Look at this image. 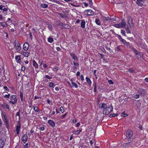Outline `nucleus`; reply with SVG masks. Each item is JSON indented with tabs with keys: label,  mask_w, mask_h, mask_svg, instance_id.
Listing matches in <instances>:
<instances>
[{
	"label": "nucleus",
	"mask_w": 148,
	"mask_h": 148,
	"mask_svg": "<svg viewBox=\"0 0 148 148\" xmlns=\"http://www.w3.org/2000/svg\"><path fill=\"white\" fill-rule=\"evenodd\" d=\"M10 100L9 101L13 104H14L17 102V99L16 98V96L15 95H13L10 97Z\"/></svg>",
	"instance_id": "f257e3e1"
},
{
	"label": "nucleus",
	"mask_w": 148,
	"mask_h": 148,
	"mask_svg": "<svg viewBox=\"0 0 148 148\" xmlns=\"http://www.w3.org/2000/svg\"><path fill=\"white\" fill-rule=\"evenodd\" d=\"M113 110V108L112 107H107L103 110V113L104 114L106 115L109 114Z\"/></svg>",
	"instance_id": "f03ea898"
},
{
	"label": "nucleus",
	"mask_w": 148,
	"mask_h": 148,
	"mask_svg": "<svg viewBox=\"0 0 148 148\" xmlns=\"http://www.w3.org/2000/svg\"><path fill=\"white\" fill-rule=\"evenodd\" d=\"M14 44L15 48L18 51H20L21 49L20 45L18 41L17 40H15L14 41Z\"/></svg>",
	"instance_id": "7ed1b4c3"
},
{
	"label": "nucleus",
	"mask_w": 148,
	"mask_h": 148,
	"mask_svg": "<svg viewBox=\"0 0 148 148\" xmlns=\"http://www.w3.org/2000/svg\"><path fill=\"white\" fill-rule=\"evenodd\" d=\"M85 15L89 16L93 15L94 14V12L91 10H88L85 11L84 12Z\"/></svg>",
	"instance_id": "20e7f679"
},
{
	"label": "nucleus",
	"mask_w": 148,
	"mask_h": 148,
	"mask_svg": "<svg viewBox=\"0 0 148 148\" xmlns=\"http://www.w3.org/2000/svg\"><path fill=\"white\" fill-rule=\"evenodd\" d=\"M126 136L129 139H130L131 137L133 135V132L131 130H127L126 132Z\"/></svg>",
	"instance_id": "39448f33"
},
{
	"label": "nucleus",
	"mask_w": 148,
	"mask_h": 148,
	"mask_svg": "<svg viewBox=\"0 0 148 148\" xmlns=\"http://www.w3.org/2000/svg\"><path fill=\"white\" fill-rule=\"evenodd\" d=\"M139 94L141 96H144L145 93V90L142 88H139L138 90Z\"/></svg>",
	"instance_id": "423d86ee"
},
{
	"label": "nucleus",
	"mask_w": 148,
	"mask_h": 148,
	"mask_svg": "<svg viewBox=\"0 0 148 148\" xmlns=\"http://www.w3.org/2000/svg\"><path fill=\"white\" fill-rule=\"evenodd\" d=\"M145 1V0H137L136 3L138 6L142 7L143 5V3Z\"/></svg>",
	"instance_id": "0eeeda50"
},
{
	"label": "nucleus",
	"mask_w": 148,
	"mask_h": 148,
	"mask_svg": "<svg viewBox=\"0 0 148 148\" xmlns=\"http://www.w3.org/2000/svg\"><path fill=\"white\" fill-rule=\"evenodd\" d=\"M29 47V44L27 42H25L23 46V48L25 51L27 50Z\"/></svg>",
	"instance_id": "6e6552de"
},
{
	"label": "nucleus",
	"mask_w": 148,
	"mask_h": 148,
	"mask_svg": "<svg viewBox=\"0 0 148 148\" xmlns=\"http://www.w3.org/2000/svg\"><path fill=\"white\" fill-rule=\"evenodd\" d=\"M21 128V125L20 124H19L18 125L16 126V134L18 135L19 133Z\"/></svg>",
	"instance_id": "1a4fd4ad"
},
{
	"label": "nucleus",
	"mask_w": 148,
	"mask_h": 148,
	"mask_svg": "<svg viewBox=\"0 0 148 148\" xmlns=\"http://www.w3.org/2000/svg\"><path fill=\"white\" fill-rule=\"evenodd\" d=\"M71 56L72 57L73 59L75 61H77L78 59L77 57L75 56V54L73 53H71L70 54Z\"/></svg>",
	"instance_id": "9d476101"
},
{
	"label": "nucleus",
	"mask_w": 148,
	"mask_h": 148,
	"mask_svg": "<svg viewBox=\"0 0 148 148\" xmlns=\"http://www.w3.org/2000/svg\"><path fill=\"white\" fill-rule=\"evenodd\" d=\"M119 24L121 25L120 26L121 28L124 27L126 25V23L125 19H122L121 23H119Z\"/></svg>",
	"instance_id": "9b49d317"
},
{
	"label": "nucleus",
	"mask_w": 148,
	"mask_h": 148,
	"mask_svg": "<svg viewBox=\"0 0 148 148\" xmlns=\"http://www.w3.org/2000/svg\"><path fill=\"white\" fill-rule=\"evenodd\" d=\"M99 107L100 108H103L104 110V109H105L107 107V106L105 103H101L99 105Z\"/></svg>",
	"instance_id": "f8f14e48"
},
{
	"label": "nucleus",
	"mask_w": 148,
	"mask_h": 148,
	"mask_svg": "<svg viewBox=\"0 0 148 148\" xmlns=\"http://www.w3.org/2000/svg\"><path fill=\"white\" fill-rule=\"evenodd\" d=\"M27 134H24L22 138V140L24 142V143H25V142L27 141Z\"/></svg>",
	"instance_id": "ddd939ff"
},
{
	"label": "nucleus",
	"mask_w": 148,
	"mask_h": 148,
	"mask_svg": "<svg viewBox=\"0 0 148 148\" xmlns=\"http://www.w3.org/2000/svg\"><path fill=\"white\" fill-rule=\"evenodd\" d=\"M48 123H49L52 127H54L55 126V123L51 120H49L48 121Z\"/></svg>",
	"instance_id": "4468645a"
},
{
	"label": "nucleus",
	"mask_w": 148,
	"mask_h": 148,
	"mask_svg": "<svg viewBox=\"0 0 148 148\" xmlns=\"http://www.w3.org/2000/svg\"><path fill=\"white\" fill-rule=\"evenodd\" d=\"M128 23L131 26H133L134 25V24L133 23L132 20V18L130 17L128 18Z\"/></svg>",
	"instance_id": "2eb2a0df"
},
{
	"label": "nucleus",
	"mask_w": 148,
	"mask_h": 148,
	"mask_svg": "<svg viewBox=\"0 0 148 148\" xmlns=\"http://www.w3.org/2000/svg\"><path fill=\"white\" fill-rule=\"evenodd\" d=\"M15 59L16 62L18 63H20L21 62V59L20 56H15Z\"/></svg>",
	"instance_id": "dca6fc26"
},
{
	"label": "nucleus",
	"mask_w": 148,
	"mask_h": 148,
	"mask_svg": "<svg viewBox=\"0 0 148 148\" xmlns=\"http://www.w3.org/2000/svg\"><path fill=\"white\" fill-rule=\"evenodd\" d=\"M121 42L123 43V44L125 45L126 46H129L130 44L129 42H127L125 40L123 39L122 40Z\"/></svg>",
	"instance_id": "f3484780"
},
{
	"label": "nucleus",
	"mask_w": 148,
	"mask_h": 148,
	"mask_svg": "<svg viewBox=\"0 0 148 148\" xmlns=\"http://www.w3.org/2000/svg\"><path fill=\"white\" fill-rule=\"evenodd\" d=\"M85 22L84 20H82V21L81 23V26L82 28H85Z\"/></svg>",
	"instance_id": "a211bd4d"
},
{
	"label": "nucleus",
	"mask_w": 148,
	"mask_h": 148,
	"mask_svg": "<svg viewBox=\"0 0 148 148\" xmlns=\"http://www.w3.org/2000/svg\"><path fill=\"white\" fill-rule=\"evenodd\" d=\"M21 53L24 56L27 57L29 55V53L28 52H25L23 51H21Z\"/></svg>",
	"instance_id": "6ab92c4d"
},
{
	"label": "nucleus",
	"mask_w": 148,
	"mask_h": 148,
	"mask_svg": "<svg viewBox=\"0 0 148 148\" xmlns=\"http://www.w3.org/2000/svg\"><path fill=\"white\" fill-rule=\"evenodd\" d=\"M4 121L5 123V124L7 128L8 129V128L9 127V122L8 119H7V120H4Z\"/></svg>",
	"instance_id": "aec40b11"
},
{
	"label": "nucleus",
	"mask_w": 148,
	"mask_h": 148,
	"mask_svg": "<svg viewBox=\"0 0 148 148\" xmlns=\"http://www.w3.org/2000/svg\"><path fill=\"white\" fill-rule=\"evenodd\" d=\"M33 66L36 68H37L38 67V65L36 63L34 60H33Z\"/></svg>",
	"instance_id": "412c9836"
},
{
	"label": "nucleus",
	"mask_w": 148,
	"mask_h": 148,
	"mask_svg": "<svg viewBox=\"0 0 148 148\" xmlns=\"http://www.w3.org/2000/svg\"><path fill=\"white\" fill-rule=\"evenodd\" d=\"M86 80L87 82L88 83L89 85L90 86L92 82L90 79L88 77H86Z\"/></svg>",
	"instance_id": "4be33fe9"
},
{
	"label": "nucleus",
	"mask_w": 148,
	"mask_h": 148,
	"mask_svg": "<svg viewBox=\"0 0 148 148\" xmlns=\"http://www.w3.org/2000/svg\"><path fill=\"white\" fill-rule=\"evenodd\" d=\"M40 6L41 7L44 8H47L48 7L47 5L45 3L41 4L40 5Z\"/></svg>",
	"instance_id": "5701e85b"
},
{
	"label": "nucleus",
	"mask_w": 148,
	"mask_h": 148,
	"mask_svg": "<svg viewBox=\"0 0 148 148\" xmlns=\"http://www.w3.org/2000/svg\"><path fill=\"white\" fill-rule=\"evenodd\" d=\"M82 131V130H77L75 131H74L73 132V133L74 134H75L77 135H78L79 134V133L81 132Z\"/></svg>",
	"instance_id": "b1692460"
},
{
	"label": "nucleus",
	"mask_w": 148,
	"mask_h": 148,
	"mask_svg": "<svg viewBox=\"0 0 148 148\" xmlns=\"http://www.w3.org/2000/svg\"><path fill=\"white\" fill-rule=\"evenodd\" d=\"M63 26L64 28L67 29H69L71 27L69 25L66 24H64L63 25Z\"/></svg>",
	"instance_id": "393cba45"
},
{
	"label": "nucleus",
	"mask_w": 148,
	"mask_h": 148,
	"mask_svg": "<svg viewBox=\"0 0 148 148\" xmlns=\"http://www.w3.org/2000/svg\"><path fill=\"white\" fill-rule=\"evenodd\" d=\"M95 22L98 25H101L99 19H98V18L96 19L95 20Z\"/></svg>",
	"instance_id": "a878e982"
},
{
	"label": "nucleus",
	"mask_w": 148,
	"mask_h": 148,
	"mask_svg": "<svg viewBox=\"0 0 148 148\" xmlns=\"http://www.w3.org/2000/svg\"><path fill=\"white\" fill-rule=\"evenodd\" d=\"M130 145V143L128 142L126 143H125L123 144V148H126V147H125V146H128Z\"/></svg>",
	"instance_id": "bb28decb"
},
{
	"label": "nucleus",
	"mask_w": 148,
	"mask_h": 148,
	"mask_svg": "<svg viewBox=\"0 0 148 148\" xmlns=\"http://www.w3.org/2000/svg\"><path fill=\"white\" fill-rule=\"evenodd\" d=\"M71 84L73 85L72 87H75V88H77L78 87V86L76 83L72 82Z\"/></svg>",
	"instance_id": "cd10ccee"
},
{
	"label": "nucleus",
	"mask_w": 148,
	"mask_h": 148,
	"mask_svg": "<svg viewBox=\"0 0 148 148\" xmlns=\"http://www.w3.org/2000/svg\"><path fill=\"white\" fill-rule=\"evenodd\" d=\"M0 145H3L4 146V141L1 139H0Z\"/></svg>",
	"instance_id": "c85d7f7f"
},
{
	"label": "nucleus",
	"mask_w": 148,
	"mask_h": 148,
	"mask_svg": "<svg viewBox=\"0 0 148 148\" xmlns=\"http://www.w3.org/2000/svg\"><path fill=\"white\" fill-rule=\"evenodd\" d=\"M132 49H133V50L134 51L135 53H136V55H137L139 53L138 51L136 50L133 47H132Z\"/></svg>",
	"instance_id": "c756f323"
},
{
	"label": "nucleus",
	"mask_w": 148,
	"mask_h": 148,
	"mask_svg": "<svg viewBox=\"0 0 148 148\" xmlns=\"http://www.w3.org/2000/svg\"><path fill=\"white\" fill-rule=\"evenodd\" d=\"M48 41L50 42H52L53 41V39L52 38H49L48 39Z\"/></svg>",
	"instance_id": "7c9ffc66"
},
{
	"label": "nucleus",
	"mask_w": 148,
	"mask_h": 148,
	"mask_svg": "<svg viewBox=\"0 0 148 148\" xmlns=\"http://www.w3.org/2000/svg\"><path fill=\"white\" fill-rule=\"evenodd\" d=\"M134 97L135 99H138L140 97L139 95L136 94L134 96Z\"/></svg>",
	"instance_id": "2f4dec72"
},
{
	"label": "nucleus",
	"mask_w": 148,
	"mask_h": 148,
	"mask_svg": "<svg viewBox=\"0 0 148 148\" xmlns=\"http://www.w3.org/2000/svg\"><path fill=\"white\" fill-rule=\"evenodd\" d=\"M1 25L3 27H5L7 25V24L5 22L1 23Z\"/></svg>",
	"instance_id": "473e14b6"
},
{
	"label": "nucleus",
	"mask_w": 148,
	"mask_h": 148,
	"mask_svg": "<svg viewBox=\"0 0 148 148\" xmlns=\"http://www.w3.org/2000/svg\"><path fill=\"white\" fill-rule=\"evenodd\" d=\"M114 26L117 28H121L119 24H114Z\"/></svg>",
	"instance_id": "72a5a7b5"
},
{
	"label": "nucleus",
	"mask_w": 148,
	"mask_h": 148,
	"mask_svg": "<svg viewBox=\"0 0 148 148\" xmlns=\"http://www.w3.org/2000/svg\"><path fill=\"white\" fill-rule=\"evenodd\" d=\"M34 110L36 112H38L39 111V109L38 107H35L34 108Z\"/></svg>",
	"instance_id": "f704fd0d"
},
{
	"label": "nucleus",
	"mask_w": 148,
	"mask_h": 148,
	"mask_svg": "<svg viewBox=\"0 0 148 148\" xmlns=\"http://www.w3.org/2000/svg\"><path fill=\"white\" fill-rule=\"evenodd\" d=\"M121 33L124 36L125 35V31L124 30H121Z\"/></svg>",
	"instance_id": "c9c22d12"
},
{
	"label": "nucleus",
	"mask_w": 148,
	"mask_h": 148,
	"mask_svg": "<svg viewBox=\"0 0 148 148\" xmlns=\"http://www.w3.org/2000/svg\"><path fill=\"white\" fill-rule=\"evenodd\" d=\"M127 115V114L124 113V112H123L121 114V116L123 117H126Z\"/></svg>",
	"instance_id": "e433bc0d"
},
{
	"label": "nucleus",
	"mask_w": 148,
	"mask_h": 148,
	"mask_svg": "<svg viewBox=\"0 0 148 148\" xmlns=\"http://www.w3.org/2000/svg\"><path fill=\"white\" fill-rule=\"evenodd\" d=\"M103 20L105 21V22H106L107 23L108 22L107 18L106 17H103Z\"/></svg>",
	"instance_id": "4c0bfd02"
},
{
	"label": "nucleus",
	"mask_w": 148,
	"mask_h": 148,
	"mask_svg": "<svg viewBox=\"0 0 148 148\" xmlns=\"http://www.w3.org/2000/svg\"><path fill=\"white\" fill-rule=\"evenodd\" d=\"M94 91L95 92H97V89H96V84L95 83L94 84Z\"/></svg>",
	"instance_id": "58836bf2"
},
{
	"label": "nucleus",
	"mask_w": 148,
	"mask_h": 148,
	"mask_svg": "<svg viewBox=\"0 0 148 148\" xmlns=\"http://www.w3.org/2000/svg\"><path fill=\"white\" fill-rule=\"evenodd\" d=\"M52 26L51 24H49L48 25V28L50 30H51V28Z\"/></svg>",
	"instance_id": "ea45409f"
},
{
	"label": "nucleus",
	"mask_w": 148,
	"mask_h": 148,
	"mask_svg": "<svg viewBox=\"0 0 148 148\" xmlns=\"http://www.w3.org/2000/svg\"><path fill=\"white\" fill-rule=\"evenodd\" d=\"M117 36L119 38V39L121 41L122 40H123V39H122L121 37V36L120 35H119V34H117Z\"/></svg>",
	"instance_id": "a19ab883"
},
{
	"label": "nucleus",
	"mask_w": 148,
	"mask_h": 148,
	"mask_svg": "<svg viewBox=\"0 0 148 148\" xmlns=\"http://www.w3.org/2000/svg\"><path fill=\"white\" fill-rule=\"evenodd\" d=\"M54 85V84L52 82H50L49 84V87L50 88L52 87Z\"/></svg>",
	"instance_id": "79ce46f5"
},
{
	"label": "nucleus",
	"mask_w": 148,
	"mask_h": 148,
	"mask_svg": "<svg viewBox=\"0 0 148 148\" xmlns=\"http://www.w3.org/2000/svg\"><path fill=\"white\" fill-rule=\"evenodd\" d=\"M136 57L137 58H140L141 57V54L139 53L137 55H136Z\"/></svg>",
	"instance_id": "37998d69"
},
{
	"label": "nucleus",
	"mask_w": 148,
	"mask_h": 148,
	"mask_svg": "<svg viewBox=\"0 0 148 148\" xmlns=\"http://www.w3.org/2000/svg\"><path fill=\"white\" fill-rule=\"evenodd\" d=\"M20 96L21 99V100H23V93L21 92H20Z\"/></svg>",
	"instance_id": "c03bdc74"
},
{
	"label": "nucleus",
	"mask_w": 148,
	"mask_h": 148,
	"mask_svg": "<svg viewBox=\"0 0 148 148\" xmlns=\"http://www.w3.org/2000/svg\"><path fill=\"white\" fill-rule=\"evenodd\" d=\"M108 83L110 84H113V82H112V81L111 80H108Z\"/></svg>",
	"instance_id": "a18cd8bd"
},
{
	"label": "nucleus",
	"mask_w": 148,
	"mask_h": 148,
	"mask_svg": "<svg viewBox=\"0 0 148 148\" xmlns=\"http://www.w3.org/2000/svg\"><path fill=\"white\" fill-rule=\"evenodd\" d=\"M73 64H74V65H75V66H79V64L76 62H74Z\"/></svg>",
	"instance_id": "49530a36"
},
{
	"label": "nucleus",
	"mask_w": 148,
	"mask_h": 148,
	"mask_svg": "<svg viewBox=\"0 0 148 148\" xmlns=\"http://www.w3.org/2000/svg\"><path fill=\"white\" fill-rule=\"evenodd\" d=\"M10 94H8V95H5L4 96V97L5 98H9L10 97Z\"/></svg>",
	"instance_id": "de8ad7c7"
},
{
	"label": "nucleus",
	"mask_w": 148,
	"mask_h": 148,
	"mask_svg": "<svg viewBox=\"0 0 148 148\" xmlns=\"http://www.w3.org/2000/svg\"><path fill=\"white\" fill-rule=\"evenodd\" d=\"M60 110L62 113H63L64 112V109L63 107H61L60 108Z\"/></svg>",
	"instance_id": "09e8293b"
},
{
	"label": "nucleus",
	"mask_w": 148,
	"mask_h": 148,
	"mask_svg": "<svg viewBox=\"0 0 148 148\" xmlns=\"http://www.w3.org/2000/svg\"><path fill=\"white\" fill-rule=\"evenodd\" d=\"M53 2H56L58 4H60V3L58 1H56L55 0H53Z\"/></svg>",
	"instance_id": "8fccbe9b"
},
{
	"label": "nucleus",
	"mask_w": 148,
	"mask_h": 148,
	"mask_svg": "<svg viewBox=\"0 0 148 148\" xmlns=\"http://www.w3.org/2000/svg\"><path fill=\"white\" fill-rule=\"evenodd\" d=\"M16 116H18L19 118H20V110H19L18 112L16 113Z\"/></svg>",
	"instance_id": "3c124183"
},
{
	"label": "nucleus",
	"mask_w": 148,
	"mask_h": 148,
	"mask_svg": "<svg viewBox=\"0 0 148 148\" xmlns=\"http://www.w3.org/2000/svg\"><path fill=\"white\" fill-rule=\"evenodd\" d=\"M21 70L22 71H25V67L24 66H22Z\"/></svg>",
	"instance_id": "603ef678"
},
{
	"label": "nucleus",
	"mask_w": 148,
	"mask_h": 148,
	"mask_svg": "<svg viewBox=\"0 0 148 148\" xmlns=\"http://www.w3.org/2000/svg\"><path fill=\"white\" fill-rule=\"evenodd\" d=\"M3 119L4 121L8 119L7 117L5 115L3 116Z\"/></svg>",
	"instance_id": "864d4df0"
},
{
	"label": "nucleus",
	"mask_w": 148,
	"mask_h": 148,
	"mask_svg": "<svg viewBox=\"0 0 148 148\" xmlns=\"http://www.w3.org/2000/svg\"><path fill=\"white\" fill-rule=\"evenodd\" d=\"M45 78L48 79H50L51 78V77L48 75H46Z\"/></svg>",
	"instance_id": "5fc2aeb1"
},
{
	"label": "nucleus",
	"mask_w": 148,
	"mask_h": 148,
	"mask_svg": "<svg viewBox=\"0 0 148 148\" xmlns=\"http://www.w3.org/2000/svg\"><path fill=\"white\" fill-rule=\"evenodd\" d=\"M141 105V103L139 102H137V107H140V106Z\"/></svg>",
	"instance_id": "6e6d98bb"
},
{
	"label": "nucleus",
	"mask_w": 148,
	"mask_h": 148,
	"mask_svg": "<svg viewBox=\"0 0 148 148\" xmlns=\"http://www.w3.org/2000/svg\"><path fill=\"white\" fill-rule=\"evenodd\" d=\"M3 7H4V6L3 5H0V10H3Z\"/></svg>",
	"instance_id": "4d7b16f0"
},
{
	"label": "nucleus",
	"mask_w": 148,
	"mask_h": 148,
	"mask_svg": "<svg viewBox=\"0 0 148 148\" xmlns=\"http://www.w3.org/2000/svg\"><path fill=\"white\" fill-rule=\"evenodd\" d=\"M4 89H5V90H7V91H8L9 90V89L6 86H5L4 87Z\"/></svg>",
	"instance_id": "13d9d810"
},
{
	"label": "nucleus",
	"mask_w": 148,
	"mask_h": 148,
	"mask_svg": "<svg viewBox=\"0 0 148 148\" xmlns=\"http://www.w3.org/2000/svg\"><path fill=\"white\" fill-rule=\"evenodd\" d=\"M80 78L81 80H84V76L82 75H81Z\"/></svg>",
	"instance_id": "bf43d9fd"
},
{
	"label": "nucleus",
	"mask_w": 148,
	"mask_h": 148,
	"mask_svg": "<svg viewBox=\"0 0 148 148\" xmlns=\"http://www.w3.org/2000/svg\"><path fill=\"white\" fill-rule=\"evenodd\" d=\"M40 130L42 131L44 130L45 129L44 127L42 126L40 127Z\"/></svg>",
	"instance_id": "052dcab7"
},
{
	"label": "nucleus",
	"mask_w": 148,
	"mask_h": 148,
	"mask_svg": "<svg viewBox=\"0 0 148 148\" xmlns=\"http://www.w3.org/2000/svg\"><path fill=\"white\" fill-rule=\"evenodd\" d=\"M58 70V68L57 67H56L53 69V71H57Z\"/></svg>",
	"instance_id": "680f3d73"
},
{
	"label": "nucleus",
	"mask_w": 148,
	"mask_h": 148,
	"mask_svg": "<svg viewBox=\"0 0 148 148\" xmlns=\"http://www.w3.org/2000/svg\"><path fill=\"white\" fill-rule=\"evenodd\" d=\"M130 73H133L134 72V71L133 70H132L131 69L129 70L128 71Z\"/></svg>",
	"instance_id": "e2e57ef3"
},
{
	"label": "nucleus",
	"mask_w": 148,
	"mask_h": 148,
	"mask_svg": "<svg viewBox=\"0 0 148 148\" xmlns=\"http://www.w3.org/2000/svg\"><path fill=\"white\" fill-rule=\"evenodd\" d=\"M28 143H27L25 144V145L24 146V148H28Z\"/></svg>",
	"instance_id": "0e129e2a"
},
{
	"label": "nucleus",
	"mask_w": 148,
	"mask_h": 148,
	"mask_svg": "<svg viewBox=\"0 0 148 148\" xmlns=\"http://www.w3.org/2000/svg\"><path fill=\"white\" fill-rule=\"evenodd\" d=\"M112 114L113 115V117L115 116H117L118 115V114H115L113 113V114Z\"/></svg>",
	"instance_id": "69168bd1"
},
{
	"label": "nucleus",
	"mask_w": 148,
	"mask_h": 148,
	"mask_svg": "<svg viewBox=\"0 0 148 148\" xmlns=\"http://www.w3.org/2000/svg\"><path fill=\"white\" fill-rule=\"evenodd\" d=\"M116 49L117 51H120L121 50V49L119 46L117 47L116 48Z\"/></svg>",
	"instance_id": "338daca9"
},
{
	"label": "nucleus",
	"mask_w": 148,
	"mask_h": 148,
	"mask_svg": "<svg viewBox=\"0 0 148 148\" xmlns=\"http://www.w3.org/2000/svg\"><path fill=\"white\" fill-rule=\"evenodd\" d=\"M80 123H77L76 124V127H78L80 126Z\"/></svg>",
	"instance_id": "774afa93"
}]
</instances>
